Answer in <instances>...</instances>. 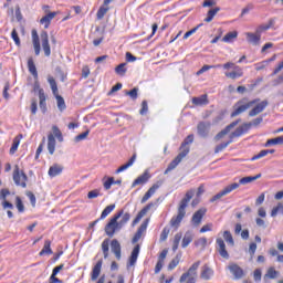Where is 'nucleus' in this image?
Instances as JSON below:
<instances>
[{
    "label": "nucleus",
    "instance_id": "nucleus-6",
    "mask_svg": "<svg viewBox=\"0 0 283 283\" xmlns=\"http://www.w3.org/2000/svg\"><path fill=\"white\" fill-rule=\"evenodd\" d=\"M188 155H189V149L180 151L177 155V157L168 165L167 169L164 172L165 176H167V174H169L170 171H174V169H176V167H178V164L182 163V159L187 158Z\"/></svg>",
    "mask_w": 283,
    "mask_h": 283
},
{
    "label": "nucleus",
    "instance_id": "nucleus-21",
    "mask_svg": "<svg viewBox=\"0 0 283 283\" xmlns=\"http://www.w3.org/2000/svg\"><path fill=\"white\" fill-rule=\"evenodd\" d=\"M205 213H207L206 208H201L193 213L192 224H195V227H198L200 224V222H202V218H205Z\"/></svg>",
    "mask_w": 283,
    "mask_h": 283
},
{
    "label": "nucleus",
    "instance_id": "nucleus-37",
    "mask_svg": "<svg viewBox=\"0 0 283 283\" xmlns=\"http://www.w3.org/2000/svg\"><path fill=\"white\" fill-rule=\"evenodd\" d=\"M48 83L50 84L53 96H56L59 94V86L56 84V80H54V77H52V75H49L48 76Z\"/></svg>",
    "mask_w": 283,
    "mask_h": 283
},
{
    "label": "nucleus",
    "instance_id": "nucleus-35",
    "mask_svg": "<svg viewBox=\"0 0 283 283\" xmlns=\"http://www.w3.org/2000/svg\"><path fill=\"white\" fill-rule=\"evenodd\" d=\"M192 143H193V135H188L180 146V151H185L188 149V154H189L190 148L188 145H191Z\"/></svg>",
    "mask_w": 283,
    "mask_h": 283
},
{
    "label": "nucleus",
    "instance_id": "nucleus-51",
    "mask_svg": "<svg viewBox=\"0 0 283 283\" xmlns=\"http://www.w3.org/2000/svg\"><path fill=\"white\" fill-rule=\"evenodd\" d=\"M231 143H233V140H228L226 143H222L220 145H218L216 148H214V154H220V151H224V149H227Z\"/></svg>",
    "mask_w": 283,
    "mask_h": 283
},
{
    "label": "nucleus",
    "instance_id": "nucleus-5",
    "mask_svg": "<svg viewBox=\"0 0 283 283\" xmlns=\"http://www.w3.org/2000/svg\"><path fill=\"white\" fill-rule=\"evenodd\" d=\"M13 181L17 187H22V189H25V187H28V175L19 170V166H17L13 170Z\"/></svg>",
    "mask_w": 283,
    "mask_h": 283
},
{
    "label": "nucleus",
    "instance_id": "nucleus-9",
    "mask_svg": "<svg viewBox=\"0 0 283 283\" xmlns=\"http://www.w3.org/2000/svg\"><path fill=\"white\" fill-rule=\"evenodd\" d=\"M216 250L218 251L219 255L223 258V260H229V251H227V244L222 238H217L216 240Z\"/></svg>",
    "mask_w": 283,
    "mask_h": 283
},
{
    "label": "nucleus",
    "instance_id": "nucleus-26",
    "mask_svg": "<svg viewBox=\"0 0 283 283\" xmlns=\"http://www.w3.org/2000/svg\"><path fill=\"white\" fill-rule=\"evenodd\" d=\"M145 231H147V221L142 223L140 227L138 228V230L136 231L132 242L133 244H136V242H138V240H140V238H143V233H145Z\"/></svg>",
    "mask_w": 283,
    "mask_h": 283
},
{
    "label": "nucleus",
    "instance_id": "nucleus-33",
    "mask_svg": "<svg viewBox=\"0 0 283 283\" xmlns=\"http://www.w3.org/2000/svg\"><path fill=\"white\" fill-rule=\"evenodd\" d=\"M211 277H213V271L211 270V268L205 265L201 269V279L202 280H211Z\"/></svg>",
    "mask_w": 283,
    "mask_h": 283
},
{
    "label": "nucleus",
    "instance_id": "nucleus-31",
    "mask_svg": "<svg viewBox=\"0 0 283 283\" xmlns=\"http://www.w3.org/2000/svg\"><path fill=\"white\" fill-rule=\"evenodd\" d=\"M28 69L34 78H39V72L36 71V65L34 64V60L32 57L28 60Z\"/></svg>",
    "mask_w": 283,
    "mask_h": 283
},
{
    "label": "nucleus",
    "instance_id": "nucleus-36",
    "mask_svg": "<svg viewBox=\"0 0 283 283\" xmlns=\"http://www.w3.org/2000/svg\"><path fill=\"white\" fill-rule=\"evenodd\" d=\"M54 96L56 98L57 109L60 112H65V109H67V105H65V99L63 98V96L59 95V93Z\"/></svg>",
    "mask_w": 283,
    "mask_h": 283
},
{
    "label": "nucleus",
    "instance_id": "nucleus-53",
    "mask_svg": "<svg viewBox=\"0 0 283 283\" xmlns=\"http://www.w3.org/2000/svg\"><path fill=\"white\" fill-rule=\"evenodd\" d=\"M223 240H226V242H228V244H231L233 247V244H234L233 235L231 234V232L229 230H226L223 232Z\"/></svg>",
    "mask_w": 283,
    "mask_h": 283
},
{
    "label": "nucleus",
    "instance_id": "nucleus-11",
    "mask_svg": "<svg viewBox=\"0 0 283 283\" xmlns=\"http://www.w3.org/2000/svg\"><path fill=\"white\" fill-rule=\"evenodd\" d=\"M251 106L249 103L244 104V101H239L234 105V112L231 113V118H235V116H240V114H244L247 109H249Z\"/></svg>",
    "mask_w": 283,
    "mask_h": 283
},
{
    "label": "nucleus",
    "instance_id": "nucleus-54",
    "mask_svg": "<svg viewBox=\"0 0 283 283\" xmlns=\"http://www.w3.org/2000/svg\"><path fill=\"white\" fill-rule=\"evenodd\" d=\"M19 145H21V140H19V137H15L10 148V154H17V149H19Z\"/></svg>",
    "mask_w": 283,
    "mask_h": 283
},
{
    "label": "nucleus",
    "instance_id": "nucleus-47",
    "mask_svg": "<svg viewBox=\"0 0 283 283\" xmlns=\"http://www.w3.org/2000/svg\"><path fill=\"white\" fill-rule=\"evenodd\" d=\"M272 25H273V20H270L268 24L259 25L255 31L262 36V32H266V30H271Z\"/></svg>",
    "mask_w": 283,
    "mask_h": 283
},
{
    "label": "nucleus",
    "instance_id": "nucleus-52",
    "mask_svg": "<svg viewBox=\"0 0 283 283\" xmlns=\"http://www.w3.org/2000/svg\"><path fill=\"white\" fill-rule=\"evenodd\" d=\"M125 95L129 96L132 101H136V98H138V87H134L130 91H126Z\"/></svg>",
    "mask_w": 283,
    "mask_h": 283
},
{
    "label": "nucleus",
    "instance_id": "nucleus-27",
    "mask_svg": "<svg viewBox=\"0 0 283 283\" xmlns=\"http://www.w3.org/2000/svg\"><path fill=\"white\" fill-rule=\"evenodd\" d=\"M149 178H151L149 176V172L145 171L143 175H140L134 180L132 187H137V185H145V182H148Z\"/></svg>",
    "mask_w": 283,
    "mask_h": 283
},
{
    "label": "nucleus",
    "instance_id": "nucleus-23",
    "mask_svg": "<svg viewBox=\"0 0 283 283\" xmlns=\"http://www.w3.org/2000/svg\"><path fill=\"white\" fill-rule=\"evenodd\" d=\"M39 101L40 109L45 114V112H48V97L45 96L44 90H39Z\"/></svg>",
    "mask_w": 283,
    "mask_h": 283
},
{
    "label": "nucleus",
    "instance_id": "nucleus-63",
    "mask_svg": "<svg viewBox=\"0 0 283 283\" xmlns=\"http://www.w3.org/2000/svg\"><path fill=\"white\" fill-rule=\"evenodd\" d=\"M264 156H269L268 150H261L258 155H254L251 160H260V158H264Z\"/></svg>",
    "mask_w": 283,
    "mask_h": 283
},
{
    "label": "nucleus",
    "instance_id": "nucleus-55",
    "mask_svg": "<svg viewBox=\"0 0 283 283\" xmlns=\"http://www.w3.org/2000/svg\"><path fill=\"white\" fill-rule=\"evenodd\" d=\"M11 39L14 41L15 45L19 48L21 45V39L19 38V33L17 29H13L11 32Z\"/></svg>",
    "mask_w": 283,
    "mask_h": 283
},
{
    "label": "nucleus",
    "instance_id": "nucleus-59",
    "mask_svg": "<svg viewBox=\"0 0 283 283\" xmlns=\"http://www.w3.org/2000/svg\"><path fill=\"white\" fill-rule=\"evenodd\" d=\"M280 211L283 212V205L282 203H277V206L272 209L271 217L275 218V216H277V213H280Z\"/></svg>",
    "mask_w": 283,
    "mask_h": 283
},
{
    "label": "nucleus",
    "instance_id": "nucleus-61",
    "mask_svg": "<svg viewBox=\"0 0 283 283\" xmlns=\"http://www.w3.org/2000/svg\"><path fill=\"white\" fill-rule=\"evenodd\" d=\"M98 196H101V190L95 189V190H92L87 193V199L88 200H94V198H98Z\"/></svg>",
    "mask_w": 283,
    "mask_h": 283
},
{
    "label": "nucleus",
    "instance_id": "nucleus-57",
    "mask_svg": "<svg viewBox=\"0 0 283 283\" xmlns=\"http://www.w3.org/2000/svg\"><path fill=\"white\" fill-rule=\"evenodd\" d=\"M90 136V130H86L77 136L74 137V143H81V140H85Z\"/></svg>",
    "mask_w": 283,
    "mask_h": 283
},
{
    "label": "nucleus",
    "instance_id": "nucleus-40",
    "mask_svg": "<svg viewBox=\"0 0 283 283\" xmlns=\"http://www.w3.org/2000/svg\"><path fill=\"white\" fill-rule=\"evenodd\" d=\"M120 220L117 221V223L119 224L120 229H123V227H125V224H127L129 222V220L132 219V214H129V212H126L123 210V214L120 216Z\"/></svg>",
    "mask_w": 283,
    "mask_h": 283
},
{
    "label": "nucleus",
    "instance_id": "nucleus-22",
    "mask_svg": "<svg viewBox=\"0 0 283 283\" xmlns=\"http://www.w3.org/2000/svg\"><path fill=\"white\" fill-rule=\"evenodd\" d=\"M249 132V125L243 124L239 126L234 132L230 134V140H233V138H240L243 134H247Z\"/></svg>",
    "mask_w": 283,
    "mask_h": 283
},
{
    "label": "nucleus",
    "instance_id": "nucleus-49",
    "mask_svg": "<svg viewBox=\"0 0 283 283\" xmlns=\"http://www.w3.org/2000/svg\"><path fill=\"white\" fill-rule=\"evenodd\" d=\"M180 254H177L176 258H174L170 263L168 264V271H174L178 264H180Z\"/></svg>",
    "mask_w": 283,
    "mask_h": 283
},
{
    "label": "nucleus",
    "instance_id": "nucleus-19",
    "mask_svg": "<svg viewBox=\"0 0 283 283\" xmlns=\"http://www.w3.org/2000/svg\"><path fill=\"white\" fill-rule=\"evenodd\" d=\"M31 34L35 56H39V54H41V41L39 40V33L36 32V30H32Z\"/></svg>",
    "mask_w": 283,
    "mask_h": 283
},
{
    "label": "nucleus",
    "instance_id": "nucleus-29",
    "mask_svg": "<svg viewBox=\"0 0 283 283\" xmlns=\"http://www.w3.org/2000/svg\"><path fill=\"white\" fill-rule=\"evenodd\" d=\"M61 174H63V167H61L60 165L55 164L49 169L50 178H56V176H61Z\"/></svg>",
    "mask_w": 283,
    "mask_h": 283
},
{
    "label": "nucleus",
    "instance_id": "nucleus-39",
    "mask_svg": "<svg viewBox=\"0 0 283 283\" xmlns=\"http://www.w3.org/2000/svg\"><path fill=\"white\" fill-rule=\"evenodd\" d=\"M52 242L50 240H46L44 242L43 249L40 251V255H52Z\"/></svg>",
    "mask_w": 283,
    "mask_h": 283
},
{
    "label": "nucleus",
    "instance_id": "nucleus-62",
    "mask_svg": "<svg viewBox=\"0 0 283 283\" xmlns=\"http://www.w3.org/2000/svg\"><path fill=\"white\" fill-rule=\"evenodd\" d=\"M112 185H114V177H109L105 182H104V189L106 191H109L112 189Z\"/></svg>",
    "mask_w": 283,
    "mask_h": 283
},
{
    "label": "nucleus",
    "instance_id": "nucleus-25",
    "mask_svg": "<svg viewBox=\"0 0 283 283\" xmlns=\"http://www.w3.org/2000/svg\"><path fill=\"white\" fill-rule=\"evenodd\" d=\"M101 269H103V260L97 261V263L92 270L91 280L93 282H96V280H98V275H101Z\"/></svg>",
    "mask_w": 283,
    "mask_h": 283
},
{
    "label": "nucleus",
    "instance_id": "nucleus-7",
    "mask_svg": "<svg viewBox=\"0 0 283 283\" xmlns=\"http://www.w3.org/2000/svg\"><path fill=\"white\" fill-rule=\"evenodd\" d=\"M239 187H240V184H237V182L227 186L223 190H221L216 196H213L210 199V202H216V200H220V198H224V196H228V193H231V191H235V189H238Z\"/></svg>",
    "mask_w": 283,
    "mask_h": 283
},
{
    "label": "nucleus",
    "instance_id": "nucleus-38",
    "mask_svg": "<svg viewBox=\"0 0 283 283\" xmlns=\"http://www.w3.org/2000/svg\"><path fill=\"white\" fill-rule=\"evenodd\" d=\"M220 12V8L216 7L214 9H210L207 13V18L205 19L206 23H211L213 18Z\"/></svg>",
    "mask_w": 283,
    "mask_h": 283
},
{
    "label": "nucleus",
    "instance_id": "nucleus-13",
    "mask_svg": "<svg viewBox=\"0 0 283 283\" xmlns=\"http://www.w3.org/2000/svg\"><path fill=\"white\" fill-rule=\"evenodd\" d=\"M156 207V202H150L148 203L146 207H144L138 214L136 216V218L133 220V227H136V224H138V222H140V220H143L144 216H147V212L153 208Z\"/></svg>",
    "mask_w": 283,
    "mask_h": 283
},
{
    "label": "nucleus",
    "instance_id": "nucleus-45",
    "mask_svg": "<svg viewBox=\"0 0 283 283\" xmlns=\"http://www.w3.org/2000/svg\"><path fill=\"white\" fill-rule=\"evenodd\" d=\"M127 63H120L115 67V73L118 74V76H125L127 74Z\"/></svg>",
    "mask_w": 283,
    "mask_h": 283
},
{
    "label": "nucleus",
    "instance_id": "nucleus-18",
    "mask_svg": "<svg viewBox=\"0 0 283 283\" xmlns=\"http://www.w3.org/2000/svg\"><path fill=\"white\" fill-rule=\"evenodd\" d=\"M140 253V245H135V248L132 251V254L128 259V263L127 266H134L136 264V262H138V255Z\"/></svg>",
    "mask_w": 283,
    "mask_h": 283
},
{
    "label": "nucleus",
    "instance_id": "nucleus-15",
    "mask_svg": "<svg viewBox=\"0 0 283 283\" xmlns=\"http://www.w3.org/2000/svg\"><path fill=\"white\" fill-rule=\"evenodd\" d=\"M224 76H227V78H232V81H235V78H242V76H244V72L242 71V67L237 65L233 67L232 72H226Z\"/></svg>",
    "mask_w": 283,
    "mask_h": 283
},
{
    "label": "nucleus",
    "instance_id": "nucleus-56",
    "mask_svg": "<svg viewBox=\"0 0 283 283\" xmlns=\"http://www.w3.org/2000/svg\"><path fill=\"white\" fill-rule=\"evenodd\" d=\"M15 205L20 213H23V211H25V207L23 206V201L21 200V197L15 198Z\"/></svg>",
    "mask_w": 283,
    "mask_h": 283
},
{
    "label": "nucleus",
    "instance_id": "nucleus-30",
    "mask_svg": "<svg viewBox=\"0 0 283 283\" xmlns=\"http://www.w3.org/2000/svg\"><path fill=\"white\" fill-rule=\"evenodd\" d=\"M134 163H136V154H134L127 164L120 166L115 174H122V171H126V169H129V167H132V165H134Z\"/></svg>",
    "mask_w": 283,
    "mask_h": 283
},
{
    "label": "nucleus",
    "instance_id": "nucleus-10",
    "mask_svg": "<svg viewBox=\"0 0 283 283\" xmlns=\"http://www.w3.org/2000/svg\"><path fill=\"white\" fill-rule=\"evenodd\" d=\"M40 39L42 41V50L45 56H50L52 54V50L50 49V38L48 35V31H42L40 34Z\"/></svg>",
    "mask_w": 283,
    "mask_h": 283
},
{
    "label": "nucleus",
    "instance_id": "nucleus-41",
    "mask_svg": "<svg viewBox=\"0 0 283 283\" xmlns=\"http://www.w3.org/2000/svg\"><path fill=\"white\" fill-rule=\"evenodd\" d=\"M280 275V272L275 270V268H270L264 275V280H275Z\"/></svg>",
    "mask_w": 283,
    "mask_h": 283
},
{
    "label": "nucleus",
    "instance_id": "nucleus-8",
    "mask_svg": "<svg viewBox=\"0 0 283 283\" xmlns=\"http://www.w3.org/2000/svg\"><path fill=\"white\" fill-rule=\"evenodd\" d=\"M210 132H211L210 122H200L197 125V134L198 136H200V138H208Z\"/></svg>",
    "mask_w": 283,
    "mask_h": 283
},
{
    "label": "nucleus",
    "instance_id": "nucleus-32",
    "mask_svg": "<svg viewBox=\"0 0 283 283\" xmlns=\"http://www.w3.org/2000/svg\"><path fill=\"white\" fill-rule=\"evenodd\" d=\"M259 178H262V174H258L255 176L243 177L239 180V186L240 185H249V182H253L254 180H259Z\"/></svg>",
    "mask_w": 283,
    "mask_h": 283
},
{
    "label": "nucleus",
    "instance_id": "nucleus-48",
    "mask_svg": "<svg viewBox=\"0 0 283 283\" xmlns=\"http://www.w3.org/2000/svg\"><path fill=\"white\" fill-rule=\"evenodd\" d=\"M233 39H238V33L235 31L227 33L223 38L222 41L223 43H231Z\"/></svg>",
    "mask_w": 283,
    "mask_h": 283
},
{
    "label": "nucleus",
    "instance_id": "nucleus-20",
    "mask_svg": "<svg viewBox=\"0 0 283 283\" xmlns=\"http://www.w3.org/2000/svg\"><path fill=\"white\" fill-rule=\"evenodd\" d=\"M248 43H251L252 45H260V40L262 39V35L255 31V33L248 32L245 33Z\"/></svg>",
    "mask_w": 283,
    "mask_h": 283
},
{
    "label": "nucleus",
    "instance_id": "nucleus-14",
    "mask_svg": "<svg viewBox=\"0 0 283 283\" xmlns=\"http://www.w3.org/2000/svg\"><path fill=\"white\" fill-rule=\"evenodd\" d=\"M266 107H269V101H262L261 103L256 104L250 112H249V116L253 117V116H258V114H262V112H264V109H266Z\"/></svg>",
    "mask_w": 283,
    "mask_h": 283
},
{
    "label": "nucleus",
    "instance_id": "nucleus-16",
    "mask_svg": "<svg viewBox=\"0 0 283 283\" xmlns=\"http://www.w3.org/2000/svg\"><path fill=\"white\" fill-rule=\"evenodd\" d=\"M161 185H163V182L154 184L148 189V191L144 195V197L142 198V205H145V202H147V200H149V198H151V196H154V193H156V191H158V189H160Z\"/></svg>",
    "mask_w": 283,
    "mask_h": 283
},
{
    "label": "nucleus",
    "instance_id": "nucleus-12",
    "mask_svg": "<svg viewBox=\"0 0 283 283\" xmlns=\"http://www.w3.org/2000/svg\"><path fill=\"white\" fill-rule=\"evenodd\" d=\"M228 269H229L230 273H232L234 280H242L244 277V270H242V268H240V265H238L235 263H230L228 265Z\"/></svg>",
    "mask_w": 283,
    "mask_h": 283
},
{
    "label": "nucleus",
    "instance_id": "nucleus-2",
    "mask_svg": "<svg viewBox=\"0 0 283 283\" xmlns=\"http://www.w3.org/2000/svg\"><path fill=\"white\" fill-rule=\"evenodd\" d=\"M52 132L53 134H49L48 136V151L51 156L56 151V138L59 143H63V133H61V129H59L57 126H53Z\"/></svg>",
    "mask_w": 283,
    "mask_h": 283
},
{
    "label": "nucleus",
    "instance_id": "nucleus-46",
    "mask_svg": "<svg viewBox=\"0 0 283 283\" xmlns=\"http://www.w3.org/2000/svg\"><path fill=\"white\" fill-rule=\"evenodd\" d=\"M107 12H109V7L105 6V2H104L96 13L97 19L101 21V19H103L105 14H107Z\"/></svg>",
    "mask_w": 283,
    "mask_h": 283
},
{
    "label": "nucleus",
    "instance_id": "nucleus-58",
    "mask_svg": "<svg viewBox=\"0 0 283 283\" xmlns=\"http://www.w3.org/2000/svg\"><path fill=\"white\" fill-rule=\"evenodd\" d=\"M262 120H264L262 117H256L252 122L245 123V125H249V129H251V127H258V125H260Z\"/></svg>",
    "mask_w": 283,
    "mask_h": 283
},
{
    "label": "nucleus",
    "instance_id": "nucleus-43",
    "mask_svg": "<svg viewBox=\"0 0 283 283\" xmlns=\"http://www.w3.org/2000/svg\"><path fill=\"white\" fill-rule=\"evenodd\" d=\"M102 251H103L104 260H107V258H109V239H105L102 242Z\"/></svg>",
    "mask_w": 283,
    "mask_h": 283
},
{
    "label": "nucleus",
    "instance_id": "nucleus-60",
    "mask_svg": "<svg viewBox=\"0 0 283 283\" xmlns=\"http://www.w3.org/2000/svg\"><path fill=\"white\" fill-rule=\"evenodd\" d=\"M169 228H164L161 233H160V237H159V240L161 242H165L167 240V238H169Z\"/></svg>",
    "mask_w": 283,
    "mask_h": 283
},
{
    "label": "nucleus",
    "instance_id": "nucleus-34",
    "mask_svg": "<svg viewBox=\"0 0 283 283\" xmlns=\"http://www.w3.org/2000/svg\"><path fill=\"white\" fill-rule=\"evenodd\" d=\"M192 104L197 106L209 105V99L207 98V95H201L199 97H193Z\"/></svg>",
    "mask_w": 283,
    "mask_h": 283
},
{
    "label": "nucleus",
    "instance_id": "nucleus-4",
    "mask_svg": "<svg viewBox=\"0 0 283 283\" xmlns=\"http://www.w3.org/2000/svg\"><path fill=\"white\" fill-rule=\"evenodd\" d=\"M200 266V261L195 262L189 270L184 273L180 279L179 282L180 283H196V280H198V268Z\"/></svg>",
    "mask_w": 283,
    "mask_h": 283
},
{
    "label": "nucleus",
    "instance_id": "nucleus-44",
    "mask_svg": "<svg viewBox=\"0 0 283 283\" xmlns=\"http://www.w3.org/2000/svg\"><path fill=\"white\" fill-rule=\"evenodd\" d=\"M273 145H283V136H279L272 139H268L265 143V147H271Z\"/></svg>",
    "mask_w": 283,
    "mask_h": 283
},
{
    "label": "nucleus",
    "instance_id": "nucleus-64",
    "mask_svg": "<svg viewBox=\"0 0 283 283\" xmlns=\"http://www.w3.org/2000/svg\"><path fill=\"white\" fill-rule=\"evenodd\" d=\"M196 247H201V249H205V247H207V238H200L198 241H196Z\"/></svg>",
    "mask_w": 283,
    "mask_h": 283
},
{
    "label": "nucleus",
    "instance_id": "nucleus-28",
    "mask_svg": "<svg viewBox=\"0 0 283 283\" xmlns=\"http://www.w3.org/2000/svg\"><path fill=\"white\" fill-rule=\"evenodd\" d=\"M54 17H56V12H51V13L44 15L40 20L41 25H44L45 30H48V28H50V23H52V19H54Z\"/></svg>",
    "mask_w": 283,
    "mask_h": 283
},
{
    "label": "nucleus",
    "instance_id": "nucleus-42",
    "mask_svg": "<svg viewBox=\"0 0 283 283\" xmlns=\"http://www.w3.org/2000/svg\"><path fill=\"white\" fill-rule=\"evenodd\" d=\"M116 209V205H109L107 206L103 211L102 214L99 217V220H105V218H107V216H109V213H112V211H114Z\"/></svg>",
    "mask_w": 283,
    "mask_h": 283
},
{
    "label": "nucleus",
    "instance_id": "nucleus-50",
    "mask_svg": "<svg viewBox=\"0 0 283 283\" xmlns=\"http://www.w3.org/2000/svg\"><path fill=\"white\" fill-rule=\"evenodd\" d=\"M191 242H193V237L191 235V233H186L184 239H182V243L181 247L182 249H187L188 244H191Z\"/></svg>",
    "mask_w": 283,
    "mask_h": 283
},
{
    "label": "nucleus",
    "instance_id": "nucleus-1",
    "mask_svg": "<svg viewBox=\"0 0 283 283\" xmlns=\"http://www.w3.org/2000/svg\"><path fill=\"white\" fill-rule=\"evenodd\" d=\"M193 193H196L193 190H188L186 192L185 198L179 203L178 214L171 218L170 226L175 227V229H178V227H180V222H182V219L185 218V216H187L186 209L187 207H189V202H191Z\"/></svg>",
    "mask_w": 283,
    "mask_h": 283
},
{
    "label": "nucleus",
    "instance_id": "nucleus-24",
    "mask_svg": "<svg viewBox=\"0 0 283 283\" xmlns=\"http://www.w3.org/2000/svg\"><path fill=\"white\" fill-rule=\"evenodd\" d=\"M111 251L112 253H114L116 260H120L122 252H120V242H118V240L114 239L111 242Z\"/></svg>",
    "mask_w": 283,
    "mask_h": 283
},
{
    "label": "nucleus",
    "instance_id": "nucleus-3",
    "mask_svg": "<svg viewBox=\"0 0 283 283\" xmlns=\"http://www.w3.org/2000/svg\"><path fill=\"white\" fill-rule=\"evenodd\" d=\"M123 216V210H119L117 213L113 216V218L109 220V222L105 227V233L108 235V238H114V233L116 231H120V226L118 224V220H120V217Z\"/></svg>",
    "mask_w": 283,
    "mask_h": 283
},
{
    "label": "nucleus",
    "instance_id": "nucleus-17",
    "mask_svg": "<svg viewBox=\"0 0 283 283\" xmlns=\"http://www.w3.org/2000/svg\"><path fill=\"white\" fill-rule=\"evenodd\" d=\"M238 123H240V119L232 122L223 130L219 132L214 136V140H220V139L224 138V136H227V134H229V132H231L233 129V127H235L238 125Z\"/></svg>",
    "mask_w": 283,
    "mask_h": 283
}]
</instances>
